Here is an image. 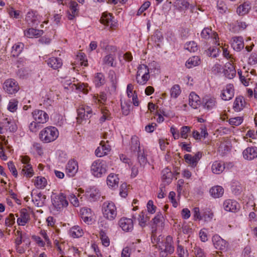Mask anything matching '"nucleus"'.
I'll return each instance as SVG.
<instances>
[{
    "label": "nucleus",
    "mask_w": 257,
    "mask_h": 257,
    "mask_svg": "<svg viewBox=\"0 0 257 257\" xmlns=\"http://www.w3.org/2000/svg\"><path fill=\"white\" fill-rule=\"evenodd\" d=\"M102 212L103 217L109 221L114 220L117 214L116 207L112 201H105L103 203Z\"/></svg>",
    "instance_id": "3"
},
{
    "label": "nucleus",
    "mask_w": 257,
    "mask_h": 257,
    "mask_svg": "<svg viewBox=\"0 0 257 257\" xmlns=\"http://www.w3.org/2000/svg\"><path fill=\"white\" fill-rule=\"evenodd\" d=\"M177 253L179 257H184L185 255L187 257L189 255L187 250H185L183 246L178 245L177 248Z\"/></svg>",
    "instance_id": "58"
},
{
    "label": "nucleus",
    "mask_w": 257,
    "mask_h": 257,
    "mask_svg": "<svg viewBox=\"0 0 257 257\" xmlns=\"http://www.w3.org/2000/svg\"><path fill=\"white\" fill-rule=\"evenodd\" d=\"M34 120L41 124L45 123L49 120L48 114L44 111L40 109H35L32 112Z\"/></svg>",
    "instance_id": "10"
},
{
    "label": "nucleus",
    "mask_w": 257,
    "mask_h": 257,
    "mask_svg": "<svg viewBox=\"0 0 257 257\" xmlns=\"http://www.w3.org/2000/svg\"><path fill=\"white\" fill-rule=\"evenodd\" d=\"M223 193L224 189L220 186L212 187L210 190V193L214 198H219L221 197Z\"/></svg>",
    "instance_id": "37"
},
{
    "label": "nucleus",
    "mask_w": 257,
    "mask_h": 257,
    "mask_svg": "<svg viewBox=\"0 0 257 257\" xmlns=\"http://www.w3.org/2000/svg\"><path fill=\"white\" fill-rule=\"evenodd\" d=\"M216 101L212 97L206 96L203 98V106L204 108L209 110L215 107Z\"/></svg>",
    "instance_id": "27"
},
{
    "label": "nucleus",
    "mask_w": 257,
    "mask_h": 257,
    "mask_svg": "<svg viewBox=\"0 0 257 257\" xmlns=\"http://www.w3.org/2000/svg\"><path fill=\"white\" fill-rule=\"evenodd\" d=\"M103 64L107 66L114 67L116 66V62L115 57L113 54H108L105 56L102 59Z\"/></svg>",
    "instance_id": "29"
},
{
    "label": "nucleus",
    "mask_w": 257,
    "mask_h": 257,
    "mask_svg": "<svg viewBox=\"0 0 257 257\" xmlns=\"http://www.w3.org/2000/svg\"><path fill=\"white\" fill-rule=\"evenodd\" d=\"M43 34V31L34 28H30L24 32L25 36L28 38H38Z\"/></svg>",
    "instance_id": "30"
},
{
    "label": "nucleus",
    "mask_w": 257,
    "mask_h": 257,
    "mask_svg": "<svg viewBox=\"0 0 257 257\" xmlns=\"http://www.w3.org/2000/svg\"><path fill=\"white\" fill-rule=\"evenodd\" d=\"M47 63L49 67L55 70L61 68L63 64L61 58L54 57L50 58L47 61Z\"/></svg>",
    "instance_id": "21"
},
{
    "label": "nucleus",
    "mask_w": 257,
    "mask_h": 257,
    "mask_svg": "<svg viewBox=\"0 0 257 257\" xmlns=\"http://www.w3.org/2000/svg\"><path fill=\"white\" fill-rule=\"evenodd\" d=\"M4 90L9 94H13L17 93L19 90V86L18 82L14 79H8L3 84Z\"/></svg>",
    "instance_id": "6"
},
{
    "label": "nucleus",
    "mask_w": 257,
    "mask_h": 257,
    "mask_svg": "<svg viewBox=\"0 0 257 257\" xmlns=\"http://www.w3.org/2000/svg\"><path fill=\"white\" fill-rule=\"evenodd\" d=\"M21 161L23 164L22 173L27 178H31L34 175L32 166L29 164L30 159L27 156L21 157Z\"/></svg>",
    "instance_id": "8"
},
{
    "label": "nucleus",
    "mask_w": 257,
    "mask_h": 257,
    "mask_svg": "<svg viewBox=\"0 0 257 257\" xmlns=\"http://www.w3.org/2000/svg\"><path fill=\"white\" fill-rule=\"evenodd\" d=\"M184 48L190 52H195L198 50L197 45L194 41L187 42L185 44Z\"/></svg>",
    "instance_id": "49"
},
{
    "label": "nucleus",
    "mask_w": 257,
    "mask_h": 257,
    "mask_svg": "<svg viewBox=\"0 0 257 257\" xmlns=\"http://www.w3.org/2000/svg\"><path fill=\"white\" fill-rule=\"evenodd\" d=\"M246 25L245 22L240 21H237L232 28L234 32H237L246 28Z\"/></svg>",
    "instance_id": "53"
},
{
    "label": "nucleus",
    "mask_w": 257,
    "mask_h": 257,
    "mask_svg": "<svg viewBox=\"0 0 257 257\" xmlns=\"http://www.w3.org/2000/svg\"><path fill=\"white\" fill-rule=\"evenodd\" d=\"M78 170V163L74 159L69 160L66 164L65 173L67 176L69 177H74Z\"/></svg>",
    "instance_id": "11"
},
{
    "label": "nucleus",
    "mask_w": 257,
    "mask_h": 257,
    "mask_svg": "<svg viewBox=\"0 0 257 257\" xmlns=\"http://www.w3.org/2000/svg\"><path fill=\"white\" fill-rule=\"evenodd\" d=\"M242 154L245 159L251 160L257 157V148L248 147L243 151Z\"/></svg>",
    "instance_id": "18"
},
{
    "label": "nucleus",
    "mask_w": 257,
    "mask_h": 257,
    "mask_svg": "<svg viewBox=\"0 0 257 257\" xmlns=\"http://www.w3.org/2000/svg\"><path fill=\"white\" fill-rule=\"evenodd\" d=\"M69 233L73 238H78L82 236L83 231L79 226H74L70 228Z\"/></svg>",
    "instance_id": "34"
},
{
    "label": "nucleus",
    "mask_w": 257,
    "mask_h": 257,
    "mask_svg": "<svg viewBox=\"0 0 257 257\" xmlns=\"http://www.w3.org/2000/svg\"><path fill=\"white\" fill-rule=\"evenodd\" d=\"M200 63V59L198 56H195L190 57L186 62V66L188 68H191L198 66Z\"/></svg>",
    "instance_id": "40"
},
{
    "label": "nucleus",
    "mask_w": 257,
    "mask_h": 257,
    "mask_svg": "<svg viewBox=\"0 0 257 257\" xmlns=\"http://www.w3.org/2000/svg\"><path fill=\"white\" fill-rule=\"evenodd\" d=\"M113 19L114 18L110 14L104 13L102 14L100 21L101 23L113 28L115 27L117 24Z\"/></svg>",
    "instance_id": "14"
},
{
    "label": "nucleus",
    "mask_w": 257,
    "mask_h": 257,
    "mask_svg": "<svg viewBox=\"0 0 257 257\" xmlns=\"http://www.w3.org/2000/svg\"><path fill=\"white\" fill-rule=\"evenodd\" d=\"M102 116L99 118V122L101 123H103L105 121L110 120L111 116L109 111L106 109H102Z\"/></svg>",
    "instance_id": "55"
},
{
    "label": "nucleus",
    "mask_w": 257,
    "mask_h": 257,
    "mask_svg": "<svg viewBox=\"0 0 257 257\" xmlns=\"http://www.w3.org/2000/svg\"><path fill=\"white\" fill-rule=\"evenodd\" d=\"M212 242L214 247L217 249L223 250L226 248L227 242L217 234L213 236Z\"/></svg>",
    "instance_id": "15"
},
{
    "label": "nucleus",
    "mask_w": 257,
    "mask_h": 257,
    "mask_svg": "<svg viewBox=\"0 0 257 257\" xmlns=\"http://www.w3.org/2000/svg\"><path fill=\"white\" fill-rule=\"evenodd\" d=\"M59 135V131L56 127L48 126L40 131L39 139L44 143H49L55 141L58 138Z\"/></svg>",
    "instance_id": "1"
},
{
    "label": "nucleus",
    "mask_w": 257,
    "mask_h": 257,
    "mask_svg": "<svg viewBox=\"0 0 257 257\" xmlns=\"http://www.w3.org/2000/svg\"><path fill=\"white\" fill-rule=\"evenodd\" d=\"M148 107L151 113L158 116L157 121L158 122H160L161 121V113L159 112V106L153 102H149Z\"/></svg>",
    "instance_id": "39"
},
{
    "label": "nucleus",
    "mask_w": 257,
    "mask_h": 257,
    "mask_svg": "<svg viewBox=\"0 0 257 257\" xmlns=\"http://www.w3.org/2000/svg\"><path fill=\"white\" fill-rule=\"evenodd\" d=\"M93 82L96 87H99L105 83V80L104 75L101 73H97L95 74Z\"/></svg>",
    "instance_id": "36"
},
{
    "label": "nucleus",
    "mask_w": 257,
    "mask_h": 257,
    "mask_svg": "<svg viewBox=\"0 0 257 257\" xmlns=\"http://www.w3.org/2000/svg\"><path fill=\"white\" fill-rule=\"evenodd\" d=\"M244 102L243 97L239 96L236 98L234 103L233 107L235 111H239L243 106V102Z\"/></svg>",
    "instance_id": "47"
},
{
    "label": "nucleus",
    "mask_w": 257,
    "mask_h": 257,
    "mask_svg": "<svg viewBox=\"0 0 257 257\" xmlns=\"http://www.w3.org/2000/svg\"><path fill=\"white\" fill-rule=\"evenodd\" d=\"M31 195L32 201L36 206L41 207L43 205V201L45 199V196H43L42 194L40 192L37 193L34 191L32 192Z\"/></svg>",
    "instance_id": "24"
},
{
    "label": "nucleus",
    "mask_w": 257,
    "mask_h": 257,
    "mask_svg": "<svg viewBox=\"0 0 257 257\" xmlns=\"http://www.w3.org/2000/svg\"><path fill=\"white\" fill-rule=\"evenodd\" d=\"M119 225L125 232L131 231L134 228L133 220L131 218L123 217L119 220Z\"/></svg>",
    "instance_id": "13"
},
{
    "label": "nucleus",
    "mask_w": 257,
    "mask_h": 257,
    "mask_svg": "<svg viewBox=\"0 0 257 257\" xmlns=\"http://www.w3.org/2000/svg\"><path fill=\"white\" fill-rule=\"evenodd\" d=\"M69 85L72 89H75L82 92L84 94H87L89 91V88L87 84L80 83L76 85L70 83H69Z\"/></svg>",
    "instance_id": "32"
},
{
    "label": "nucleus",
    "mask_w": 257,
    "mask_h": 257,
    "mask_svg": "<svg viewBox=\"0 0 257 257\" xmlns=\"http://www.w3.org/2000/svg\"><path fill=\"white\" fill-rule=\"evenodd\" d=\"M189 104L194 109L197 108L201 104L199 96L194 92H191L189 95Z\"/></svg>",
    "instance_id": "19"
},
{
    "label": "nucleus",
    "mask_w": 257,
    "mask_h": 257,
    "mask_svg": "<svg viewBox=\"0 0 257 257\" xmlns=\"http://www.w3.org/2000/svg\"><path fill=\"white\" fill-rule=\"evenodd\" d=\"M250 9V5L246 3H244L237 8L236 12L239 15L243 16L247 14Z\"/></svg>",
    "instance_id": "41"
},
{
    "label": "nucleus",
    "mask_w": 257,
    "mask_h": 257,
    "mask_svg": "<svg viewBox=\"0 0 257 257\" xmlns=\"http://www.w3.org/2000/svg\"><path fill=\"white\" fill-rule=\"evenodd\" d=\"M39 234L41 235V237H42L44 239V241L46 243V246L48 247H51L52 242L49 236L48 235L47 231L45 230H41L39 232Z\"/></svg>",
    "instance_id": "51"
},
{
    "label": "nucleus",
    "mask_w": 257,
    "mask_h": 257,
    "mask_svg": "<svg viewBox=\"0 0 257 257\" xmlns=\"http://www.w3.org/2000/svg\"><path fill=\"white\" fill-rule=\"evenodd\" d=\"M181 92L180 86L178 84H175L171 89V96L173 98H176L180 94Z\"/></svg>",
    "instance_id": "50"
},
{
    "label": "nucleus",
    "mask_w": 257,
    "mask_h": 257,
    "mask_svg": "<svg viewBox=\"0 0 257 257\" xmlns=\"http://www.w3.org/2000/svg\"><path fill=\"white\" fill-rule=\"evenodd\" d=\"M174 251L172 237L170 235L167 236L166 241L162 245V257H167L172 254Z\"/></svg>",
    "instance_id": "7"
},
{
    "label": "nucleus",
    "mask_w": 257,
    "mask_h": 257,
    "mask_svg": "<svg viewBox=\"0 0 257 257\" xmlns=\"http://www.w3.org/2000/svg\"><path fill=\"white\" fill-rule=\"evenodd\" d=\"M18 101L15 99H12L9 101L8 109L11 112H15L17 109Z\"/></svg>",
    "instance_id": "57"
},
{
    "label": "nucleus",
    "mask_w": 257,
    "mask_h": 257,
    "mask_svg": "<svg viewBox=\"0 0 257 257\" xmlns=\"http://www.w3.org/2000/svg\"><path fill=\"white\" fill-rule=\"evenodd\" d=\"M131 149L134 152H139L141 150L140 144L138 138L137 136H133L131 139Z\"/></svg>",
    "instance_id": "43"
},
{
    "label": "nucleus",
    "mask_w": 257,
    "mask_h": 257,
    "mask_svg": "<svg viewBox=\"0 0 257 257\" xmlns=\"http://www.w3.org/2000/svg\"><path fill=\"white\" fill-rule=\"evenodd\" d=\"M234 93L233 85L229 84L226 86L225 89L222 91L220 96L223 100L227 101L232 98Z\"/></svg>",
    "instance_id": "16"
},
{
    "label": "nucleus",
    "mask_w": 257,
    "mask_h": 257,
    "mask_svg": "<svg viewBox=\"0 0 257 257\" xmlns=\"http://www.w3.org/2000/svg\"><path fill=\"white\" fill-rule=\"evenodd\" d=\"M30 220V215L26 209H23L20 212V217L17 219L19 225L24 226Z\"/></svg>",
    "instance_id": "22"
},
{
    "label": "nucleus",
    "mask_w": 257,
    "mask_h": 257,
    "mask_svg": "<svg viewBox=\"0 0 257 257\" xmlns=\"http://www.w3.org/2000/svg\"><path fill=\"white\" fill-rule=\"evenodd\" d=\"M32 239L36 242L37 244L41 247H44L46 245L45 242L42 239L41 236L38 235L32 236Z\"/></svg>",
    "instance_id": "63"
},
{
    "label": "nucleus",
    "mask_w": 257,
    "mask_h": 257,
    "mask_svg": "<svg viewBox=\"0 0 257 257\" xmlns=\"http://www.w3.org/2000/svg\"><path fill=\"white\" fill-rule=\"evenodd\" d=\"M24 47V44L21 42L16 43L12 47V54L14 57L19 56L22 52Z\"/></svg>",
    "instance_id": "38"
},
{
    "label": "nucleus",
    "mask_w": 257,
    "mask_h": 257,
    "mask_svg": "<svg viewBox=\"0 0 257 257\" xmlns=\"http://www.w3.org/2000/svg\"><path fill=\"white\" fill-rule=\"evenodd\" d=\"M92 115V108L88 105H82L77 109V121L81 123L82 120L89 119Z\"/></svg>",
    "instance_id": "5"
},
{
    "label": "nucleus",
    "mask_w": 257,
    "mask_h": 257,
    "mask_svg": "<svg viewBox=\"0 0 257 257\" xmlns=\"http://www.w3.org/2000/svg\"><path fill=\"white\" fill-rule=\"evenodd\" d=\"M243 121V118L241 117L237 116L231 118L229 119V123L232 125L238 126Z\"/></svg>",
    "instance_id": "61"
},
{
    "label": "nucleus",
    "mask_w": 257,
    "mask_h": 257,
    "mask_svg": "<svg viewBox=\"0 0 257 257\" xmlns=\"http://www.w3.org/2000/svg\"><path fill=\"white\" fill-rule=\"evenodd\" d=\"M138 72L137 75L140 76L141 74H149V69L147 66L145 64H141L138 68Z\"/></svg>",
    "instance_id": "56"
},
{
    "label": "nucleus",
    "mask_w": 257,
    "mask_h": 257,
    "mask_svg": "<svg viewBox=\"0 0 257 257\" xmlns=\"http://www.w3.org/2000/svg\"><path fill=\"white\" fill-rule=\"evenodd\" d=\"M107 169L106 162L101 159H97L92 163L90 170L94 176L100 178L106 174Z\"/></svg>",
    "instance_id": "2"
},
{
    "label": "nucleus",
    "mask_w": 257,
    "mask_h": 257,
    "mask_svg": "<svg viewBox=\"0 0 257 257\" xmlns=\"http://www.w3.org/2000/svg\"><path fill=\"white\" fill-rule=\"evenodd\" d=\"M138 153L139 162L141 166H144L147 162V158L144 154V151H140Z\"/></svg>",
    "instance_id": "59"
},
{
    "label": "nucleus",
    "mask_w": 257,
    "mask_h": 257,
    "mask_svg": "<svg viewBox=\"0 0 257 257\" xmlns=\"http://www.w3.org/2000/svg\"><path fill=\"white\" fill-rule=\"evenodd\" d=\"M220 52L219 48L216 47H210L206 50V54L209 57L216 58Z\"/></svg>",
    "instance_id": "48"
},
{
    "label": "nucleus",
    "mask_w": 257,
    "mask_h": 257,
    "mask_svg": "<svg viewBox=\"0 0 257 257\" xmlns=\"http://www.w3.org/2000/svg\"><path fill=\"white\" fill-rule=\"evenodd\" d=\"M229 65L228 68L224 70V73L227 78L231 79L235 75L236 71L231 64H229Z\"/></svg>",
    "instance_id": "45"
},
{
    "label": "nucleus",
    "mask_w": 257,
    "mask_h": 257,
    "mask_svg": "<svg viewBox=\"0 0 257 257\" xmlns=\"http://www.w3.org/2000/svg\"><path fill=\"white\" fill-rule=\"evenodd\" d=\"M175 4L177 8L181 11L187 9L189 6V3L185 0H176Z\"/></svg>",
    "instance_id": "52"
},
{
    "label": "nucleus",
    "mask_w": 257,
    "mask_h": 257,
    "mask_svg": "<svg viewBox=\"0 0 257 257\" xmlns=\"http://www.w3.org/2000/svg\"><path fill=\"white\" fill-rule=\"evenodd\" d=\"M69 201L70 203L75 207H78L80 205V201L77 198V197L73 194H72L70 195L69 197Z\"/></svg>",
    "instance_id": "64"
},
{
    "label": "nucleus",
    "mask_w": 257,
    "mask_h": 257,
    "mask_svg": "<svg viewBox=\"0 0 257 257\" xmlns=\"http://www.w3.org/2000/svg\"><path fill=\"white\" fill-rule=\"evenodd\" d=\"M41 126V123H38L37 121L34 120L31 122L29 126V129L32 132H36Z\"/></svg>",
    "instance_id": "62"
},
{
    "label": "nucleus",
    "mask_w": 257,
    "mask_h": 257,
    "mask_svg": "<svg viewBox=\"0 0 257 257\" xmlns=\"http://www.w3.org/2000/svg\"><path fill=\"white\" fill-rule=\"evenodd\" d=\"M4 126L6 127L7 130H9L11 132H14L16 131L17 127L15 123L8 118H6L5 121L4 122Z\"/></svg>",
    "instance_id": "44"
},
{
    "label": "nucleus",
    "mask_w": 257,
    "mask_h": 257,
    "mask_svg": "<svg viewBox=\"0 0 257 257\" xmlns=\"http://www.w3.org/2000/svg\"><path fill=\"white\" fill-rule=\"evenodd\" d=\"M223 207L227 211L235 212L239 209V205L236 201L229 199L224 202Z\"/></svg>",
    "instance_id": "17"
},
{
    "label": "nucleus",
    "mask_w": 257,
    "mask_h": 257,
    "mask_svg": "<svg viewBox=\"0 0 257 257\" xmlns=\"http://www.w3.org/2000/svg\"><path fill=\"white\" fill-rule=\"evenodd\" d=\"M231 46L234 50L239 51L244 47V43L242 37H234L232 38Z\"/></svg>",
    "instance_id": "26"
},
{
    "label": "nucleus",
    "mask_w": 257,
    "mask_h": 257,
    "mask_svg": "<svg viewBox=\"0 0 257 257\" xmlns=\"http://www.w3.org/2000/svg\"><path fill=\"white\" fill-rule=\"evenodd\" d=\"M184 159L185 162L192 167H196L197 164L196 162H194L195 160L193 159L192 156L190 154L185 155Z\"/></svg>",
    "instance_id": "60"
},
{
    "label": "nucleus",
    "mask_w": 257,
    "mask_h": 257,
    "mask_svg": "<svg viewBox=\"0 0 257 257\" xmlns=\"http://www.w3.org/2000/svg\"><path fill=\"white\" fill-rule=\"evenodd\" d=\"M47 184L46 179L42 176L37 177L35 181V185L38 189H44Z\"/></svg>",
    "instance_id": "42"
},
{
    "label": "nucleus",
    "mask_w": 257,
    "mask_h": 257,
    "mask_svg": "<svg viewBox=\"0 0 257 257\" xmlns=\"http://www.w3.org/2000/svg\"><path fill=\"white\" fill-rule=\"evenodd\" d=\"M25 20L30 26H36L40 23L41 17L36 12L29 11L26 16Z\"/></svg>",
    "instance_id": "9"
},
{
    "label": "nucleus",
    "mask_w": 257,
    "mask_h": 257,
    "mask_svg": "<svg viewBox=\"0 0 257 257\" xmlns=\"http://www.w3.org/2000/svg\"><path fill=\"white\" fill-rule=\"evenodd\" d=\"M161 221V215L157 214L152 220V241L155 244L156 238L155 237V232L156 230L157 226L159 224Z\"/></svg>",
    "instance_id": "35"
},
{
    "label": "nucleus",
    "mask_w": 257,
    "mask_h": 257,
    "mask_svg": "<svg viewBox=\"0 0 257 257\" xmlns=\"http://www.w3.org/2000/svg\"><path fill=\"white\" fill-rule=\"evenodd\" d=\"M119 178L117 175L111 173L107 178V184L112 189H115L118 187Z\"/></svg>",
    "instance_id": "23"
},
{
    "label": "nucleus",
    "mask_w": 257,
    "mask_h": 257,
    "mask_svg": "<svg viewBox=\"0 0 257 257\" xmlns=\"http://www.w3.org/2000/svg\"><path fill=\"white\" fill-rule=\"evenodd\" d=\"M132 217L134 219H137L139 224L142 227H144L146 225V223L149 221V218L147 216L146 211H142V212L138 215V217L133 215Z\"/></svg>",
    "instance_id": "31"
},
{
    "label": "nucleus",
    "mask_w": 257,
    "mask_h": 257,
    "mask_svg": "<svg viewBox=\"0 0 257 257\" xmlns=\"http://www.w3.org/2000/svg\"><path fill=\"white\" fill-rule=\"evenodd\" d=\"M173 174L171 170L168 168L162 171V182L164 185L170 184L172 180Z\"/></svg>",
    "instance_id": "28"
},
{
    "label": "nucleus",
    "mask_w": 257,
    "mask_h": 257,
    "mask_svg": "<svg viewBox=\"0 0 257 257\" xmlns=\"http://www.w3.org/2000/svg\"><path fill=\"white\" fill-rule=\"evenodd\" d=\"M212 171L216 174L221 173L225 169L224 164L218 161L214 162L212 165Z\"/></svg>",
    "instance_id": "33"
},
{
    "label": "nucleus",
    "mask_w": 257,
    "mask_h": 257,
    "mask_svg": "<svg viewBox=\"0 0 257 257\" xmlns=\"http://www.w3.org/2000/svg\"><path fill=\"white\" fill-rule=\"evenodd\" d=\"M78 5L76 2H71L70 4L69 11L68 12V18L72 20L78 14L77 8Z\"/></svg>",
    "instance_id": "25"
},
{
    "label": "nucleus",
    "mask_w": 257,
    "mask_h": 257,
    "mask_svg": "<svg viewBox=\"0 0 257 257\" xmlns=\"http://www.w3.org/2000/svg\"><path fill=\"white\" fill-rule=\"evenodd\" d=\"M51 200L54 208L57 211H62L68 205L66 196L62 193L52 197Z\"/></svg>",
    "instance_id": "4"
},
{
    "label": "nucleus",
    "mask_w": 257,
    "mask_h": 257,
    "mask_svg": "<svg viewBox=\"0 0 257 257\" xmlns=\"http://www.w3.org/2000/svg\"><path fill=\"white\" fill-rule=\"evenodd\" d=\"M111 150L110 146L104 141H101L100 146L95 151V155L97 157H102L107 155Z\"/></svg>",
    "instance_id": "12"
},
{
    "label": "nucleus",
    "mask_w": 257,
    "mask_h": 257,
    "mask_svg": "<svg viewBox=\"0 0 257 257\" xmlns=\"http://www.w3.org/2000/svg\"><path fill=\"white\" fill-rule=\"evenodd\" d=\"M86 195L91 201L96 200L100 196L98 189L95 187L88 188L86 191Z\"/></svg>",
    "instance_id": "20"
},
{
    "label": "nucleus",
    "mask_w": 257,
    "mask_h": 257,
    "mask_svg": "<svg viewBox=\"0 0 257 257\" xmlns=\"http://www.w3.org/2000/svg\"><path fill=\"white\" fill-rule=\"evenodd\" d=\"M150 78V74H141L140 76L136 75V81L140 85H145Z\"/></svg>",
    "instance_id": "46"
},
{
    "label": "nucleus",
    "mask_w": 257,
    "mask_h": 257,
    "mask_svg": "<svg viewBox=\"0 0 257 257\" xmlns=\"http://www.w3.org/2000/svg\"><path fill=\"white\" fill-rule=\"evenodd\" d=\"M106 94L104 92H101L99 96L94 95L93 96V100L95 102H99L103 104L106 100Z\"/></svg>",
    "instance_id": "54"
}]
</instances>
